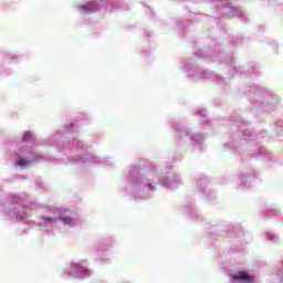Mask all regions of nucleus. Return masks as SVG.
<instances>
[{
  "instance_id": "nucleus-1",
  "label": "nucleus",
  "mask_w": 283,
  "mask_h": 283,
  "mask_svg": "<svg viewBox=\"0 0 283 283\" xmlns=\"http://www.w3.org/2000/svg\"><path fill=\"white\" fill-rule=\"evenodd\" d=\"M230 277L232 280H235V282H243V283H253L255 282V277L251 276V274L247 272H238L234 274H230Z\"/></svg>"
},
{
  "instance_id": "nucleus-2",
  "label": "nucleus",
  "mask_w": 283,
  "mask_h": 283,
  "mask_svg": "<svg viewBox=\"0 0 283 283\" xmlns=\"http://www.w3.org/2000/svg\"><path fill=\"white\" fill-rule=\"evenodd\" d=\"M17 165H19V167H28V165H30V161H28L27 159H18Z\"/></svg>"
},
{
  "instance_id": "nucleus-3",
  "label": "nucleus",
  "mask_w": 283,
  "mask_h": 283,
  "mask_svg": "<svg viewBox=\"0 0 283 283\" xmlns=\"http://www.w3.org/2000/svg\"><path fill=\"white\" fill-rule=\"evenodd\" d=\"M60 220H62V222L64 223V224H72V218H70V217H60Z\"/></svg>"
},
{
  "instance_id": "nucleus-4",
  "label": "nucleus",
  "mask_w": 283,
  "mask_h": 283,
  "mask_svg": "<svg viewBox=\"0 0 283 283\" xmlns=\"http://www.w3.org/2000/svg\"><path fill=\"white\" fill-rule=\"evenodd\" d=\"M44 222H56L52 217H43Z\"/></svg>"
},
{
  "instance_id": "nucleus-5",
  "label": "nucleus",
  "mask_w": 283,
  "mask_h": 283,
  "mask_svg": "<svg viewBox=\"0 0 283 283\" xmlns=\"http://www.w3.org/2000/svg\"><path fill=\"white\" fill-rule=\"evenodd\" d=\"M24 140H32V134L31 133H25L24 134Z\"/></svg>"
},
{
  "instance_id": "nucleus-6",
  "label": "nucleus",
  "mask_w": 283,
  "mask_h": 283,
  "mask_svg": "<svg viewBox=\"0 0 283 283\" xmlns=\"http://www.w3.org/2000/svg\"><path fill=\"white\" fill-rule=\"evenodd\" d=\"M148 189H150L151 191H154V186H151V185H148Z\"/></svg>"
}]
</instances>
